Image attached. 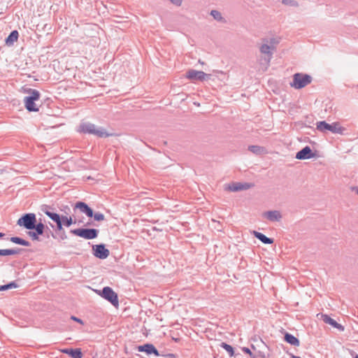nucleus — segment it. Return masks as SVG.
<instances>
[{"label": "nucleus", "mask_w": 358, "mask_h": 358, "mask_svg": "<svg viewBox=\"0 0 358 358\" xmlns=\"http://www.w3.org/2000/svg\"><path fill=\"white\" fill-rule=\"evenodd\" d=\"M76 131L83 134H92L98 138H107L115 136V134L108 132L103 127H97L90 122H82L76 128Z\"/></svg>", "instance_id": "nucleus-1"}, {"label": "nucleus", "mask_w": 358, "mask_h": 358, "mask_svg": "<svg viewBox=\"0 0 358 358\" xmlns=\"http://www.w3.org/2000/svg\"><path fill=\"white\" fill-rule=\"evenodd\" d=\"M26 92L29 95L24 99V107L29 112H38L39 108L36 106L35 101L40 99V92L35 89L29 88Z\"/></svg>", "instance_id": "nucleus-2"}, {"label": "nucleus", "mask_w": 358, "mask_h": 358, "mask_svg": "<svg viewBox=\"0 0 358 358\" xmlns=\"http://www.w3.org/2000/svg\"><path fill=\"white\" fill-rule=\"evenodd\" d=\"M316 128L321 132L329 131L332 134L341 135H343L346 131V129L342 127L338 122H334L332 124H329L324 120L317 122Z\"/></svg>", "instance_id": "nucleus-3"}, {"label": "nucleus", "mask_w": 358, "mask_h": 358, "mask_svg": "<svg viewBox=\"0 0 358 358\" xmlns=\"http://www.w3.org/2000/svg\"><path fill=\"white\" fill-rule=\"evenodd\" d=\"M312 82V77L306 73H296L293 76L292 82L290 85L296 90L305 87Z\"/></svg>", "instance_id": "nucleus-4"}, {"label": "nucleus", "mask_w": 358, "mask_h": 358, "mask_svg": "<svg viewBox=\"0 0 358 358\" xmlns=\"http://www.w3.org/2000/svg\"><path fill=\"white\" fill-rule=\"evenodd\" d=\"M70 232L77 236L87 240L96 238L99 235V230L94 228H78L71 229Z\"/></svg>", "instance_id": "nucleus-5"}, {"label": "nucleus", "mask_w": 358, "mask_h": 358, "mask_svg": "<svg viewBox=\"0 0 358 358\" xmlns=\"http://www.w3.org/2000/svg\"><path fill=\"white\" fill-rule=\"evenodd\" d=\"M37 219L35 213H27L23 214L17 221V225L27 230H31V227L36 223Z\"/></svg>", "instance_id": "nucleus-6"}, {"label": "nucleus", "mask_w": 358, "mask_h": 358, "mask_svg": "<svg viewBox=\"0 0 358 358\" xmlns=\"http://www.w3.org/2000/svg\"><path fill=\"white\" fill-rule=\"evenodd\" d=\"M101 297L110 302L115 307L119 306L117 294L110 287L106 286L102 289Z\"/></svg>", "instance_id": "nucleus-7"}, {"label": "nucleus", "mask_w": 358, "mask_h": 358, "mask_svg": "<svg viewBox=\"0 0 358 358\" xmlns=\"http://www.w3.org/2000/svg\"><path fill=\"white\" fill-rule=\"evenodd\" d=\"M40 210L55 222V224L60 222L62 215L55 212V208L53 206L43 204L40 206Z\"/></svg>", "instance_id": "nucleus-8"}, {"label": "nucleus", "mask_w": 358, "mask_h": 358, "mask_svg": "<svg viewBox=\"0 0 358 358\" xmlns=\"http://www.w3.org/2000/svg\"><path fill=\"white\" fill-rule=\"evenodd\" d=\"M272 48L273 47L268 45L267 43H263L259 48L260 52L265 55L264 58L262 59L261 64H265L266 68L269 66L273 57V52L271 51Z\"/></svg>", "instance_id": "nucleus-9"}, {"label": "nucleus", "mask_w": 358, "mask_h": 358, "mask_svg": "<svg viewBox=\"0 0 358 358\" xmlns=\"http://www.w3.org/2000/svg\"><path fill=\"white\" fill-rule=\"evenodd\" d=\"M92 251L93 255L100 259H105L110 255L109 250L107 249L106 245L103 243L94 245L92 246Z\"/></svg>", "instance_id": "nucleus-10"}, {"label": "nucleus", "mask_w": 358, "mask_h": 358, "mask_svg": "<svg viewBox=\"0 0 358 358\" xmlns=\"http://www.w3.org/2000/svg\"><path fill=\"white\" fill-rule=\"evenodd\" d=\"M186 77H187V78H188L191 80L203 81L206 79H209L210 77V75L207 74L201 71L190 69L187 72Z\"/></svg>", "instance_id": "nucleus-11"}, {"label": "nucleus", "mask_w": 358, "mask_h": 358, "mask_svg": "<svg viewBox=\"0 0 358 358\" xmlns=\"http://www.w3.org/2000/svg\"><path fill=\"white\" fill-rule=\"evenodd\" d=\"M50 226L52 229H55V234L50 231L51 236L53 238H57L59 241H64L67 238V236L61 222L57 223L55 227L52 224H50Z\"/></svg>", "instance_id": "nucleus-12"}, {"label": "nucleus", "mask_w": 358, "mask_h": 358, "mask_svg": "<svg viewBox=\"0 0 358 358\" xmlns=\"http://www.w3.org/2000/svg\"><path fill=\"white\" fill-rule=\"evenodd\" d=\"M316 156V154L313 152L312 149L306 145L296 154V159H309Z\"/></svg>", "instance_id": "nucleus-13"}, {"label": "nucleus", "mask_w": 358, "mask_h": 358, "mask_svg": "<svg viewBox=\"0 0 358 358\" xmlns=\"http://www.w3.org/2000/svg\"><path fill=\"white\" fill-rule=\"evenodd\" d=\"M137 350L140 352H145L147 355H155V356H159V351L155 347L154 345L151 343H145L142 345H138L137 347Z\"/></svg>", "instance_id": "nucleus-14"}, {"label": "nucleus", "mask_w": 358, "mask_h": 358, "mask_svg": "<svg viewBox=\"0 0 358 358\" xmlns=\"http://www.w3.org/2000/svg\"><path fill=\"white\" fill-rule=\"evenodd\" d=\"M74 209H78L81 213L85 214L88 217H92L93 216V209L83 201L76 202Z\"/></svg>", "instance_id": "nucleus-15"}, {"label": "nucleus", "mask_w": 358, "mask_h": 358, "mask_svg": "<svg viewBox=\"0 0 358 358\" xmlns=\"http://www.w3.org/2000/svg\"><path fill=\"white\" fill-rule=\"evenodd\" d=\"M253 186V184L245 182H233L231 185H229L228 187V189L231 192H238L241 190L248 189L251 187Z\"/></svg>", "instance_id": "nucleus-16"}, {"label": "nucleus", "mask_w": 358, "mask_h": 358, "mask_svg": "<svg viewBox=\"0 0 358 358\" xmlns=\"http://www.w3.org/2000/svg\"><path fill=\"white\" fill-rule=\"evenodd\" d=\"M322 320L324 321V322L331 325L332 327H334L335 329H337L339 331H344L345 327L342 324L338 323L335 320L331 318L328 315H326V314L322 315Z\"/></svg>", "instance_id": "nucleus-17"}, {"label": "nucleus", "mask_w": 358, "mask_h": 358, "mask_svg": "<svg viewBox=\"0 0 358 358\" xmlns=\"http://www.w3.org/2000/svg\"><path fill=\"white\" fill-rule=\"evenodd\" d=\"M263 216L271 222H279L282 219V215L279 210H268L263 213Z\"/></svg>", "instance_id": "nucleus-18"}, {"label": "nucleus", "mask_w": 358, "mask_h": 358, "mask_svg": "<svg viewBox=\"0 0 358 358\" xmlns=\"http://www.w3.org/2000/svg\"><path fill=\"white\" fill-rule=\"evenodd\" d=\"M62 352L71 358H82L83 352L80 348H66Z\"/></svg>", "instance_id": "nucleus-19"}, {"label": "nucleus", "mask_w": 358, "mask_h": 358, "mask_svg": "<svg viewBox=\"0 0 358 358\" xmlns=\"http://www.w3.org/2000/svg\"><path fill=\"white\" fill-rule=\"evenodd\" d=\"M24 251V249L20 248H10V249H0V256H10L22 253Z\"/></svg>", "instance_id": "nucleus-20"}, {"label": "nucleus", "mask_w": 358, "mask_h": 358, "mask_svg": "<svg viewBox=\"0 0 358 358\" xmlns=\"http://www.w3.org/2000/svg\"><path fill=\"white\" fill-rule=\"evenodd\" d=\"M253 235L256 238L259 240L264 244L270 245L274 242L273 238L267 237L266 235L261 232L253 231Z\"/></svg>", "instance_id": "nucleus-21"}, {"label": "nucleus", "mask_w": 358, "mask_h": 358, "mask_svg": "<svg viewBox=\"0 0 358 358\" xmlns=\"http://www.w3.org/2000/svg\"><path fill=\"white\" fill-rule=\"evenodd\" d=\"M284 341L294 346H299L300 344L299 340L296 336L288 332H285L284 335Z\"/></svg>", "instance_id": "nucleus-22"}, {"label": "nucleus", "mask_w": 358, "mask_h": 358, "mask_svg": "<svg viewBox=\"0 0 358 358\" xmlns=\"http://www.w3.org/2000/svg\"><path fill=\"white\" fill-rule=\"evenodd\" d=\"M45 228L48 229V227L43 224L41 218H40L38 221L36 220V223L34 224V227H31V230H34L39 234L43 235Z\"/></svg>", "instance_id": "nucleus-23"}, {"label": "nucleus", "mask_w": 358, "mask_h": 358, "mask_svg": "<svg viewBox=\"0 0 358 358\" xmlns=\"http://www.w3.org/2000/svg\"><path fill=\"white\" fill-rule=\"evenodd\" d=\"M19 37V33L17 30L12 31L8 37L6 38L5 42L7 45H12L17 41Z\"/></svg>", "instance_id": "nucleus-24"}, {"label": "nucleus", "mask_w": 358, "mask_h": 358, "mask_svg": "<svg viewBox=\"0 0 358 358\" xmlns=\"http://www.w3.org/2000/svg\"><path fill=\"white\" fill-rule=\"evenodd\" d=\"M10 241L23 246H30L31 243L29 241L23 239L22 238L18 237V236H12L9 238Z\"/></svg>", "instance_id": "nucleus-25"}, {"label": "nucleus", "mask_w": 358, "mask_h": 358, "mask_svg": "<svg viewBox=\"0 0 358 358\" xmlns=\"http://www.w3.org/2000/svg\"><path fill=\"white\" fill-rule=\"evenodd\" d=\"M60 222H61V223H62V225H64L66 227H69L73 224L76 223V220H73L72 218V217H71V216L67 217L66 215H62Z\"/></svg>", "instance_id": "nucleus-26"}, {"label": "nucleus", "mask_w": 358, "mask_h": 358, "mask_svg": "<svg viewBox=\"0 0 358 358\" xmlns=\"http://www.w3.org/2000/svg\"><path fill=\"white\" fill-rule=\"evenodd\" d=\"M210 15L217 22H225V19L222 16V14L220 11L216 10H213L210 11Z\"/></svg>", "instance_id": "nucleus-27"}, {"label": "nucleus", "mask_w": 358, "mask_h": 358, "mask_svg": "<svg viewBox=\"0 0 358 358\" xmlns=\"http://www.w3.org/2000/svg\"><path fill=\"white\" fill-rule=\"evenodd\" d=\"M248 150L256 155H261L263 153L264 148L259 145H249Z\"/></svg>", "instance_id": "nucleus-28"}, {"label": "nucleus", "mask_w": 358, "mask_h": 358, "mask_svg": "<svg viewBox=\"0 0 358 358\" xmlns=\"http://www.w3.org/2000/svg\"><path fill=\"white\" fill-rule=\"evenodd\" d=\"M251 348L252 349V358H266V355L264 352L257 350L253 345H251Z\"/></svg>", "instance_id": "nucleus-29"}, {"label": "nucleus", "mask_w": 358, "mask_h": 358, "mask_svg": "<svg viewBox=\"0 0 358 358\" xmlns=\"http://www.w3.org/2000/svg\"><path fill=\"white\" fill-rule=\"evenodd\" d=\"M18 285L15 282L12 281L6 285H0V292L6 291L13 288H17Z\"/></svg>", "instance_id": "nucleus-30"}, {"label": "nucleus", "mask_w": 358, "mask_h": 358, "mask_svg": "<svg viewBox=\"0 0 358 358\" xmlns=\"http://www.w3.org/2000/svg\"><path fill=\"white\" fill-rule=\"evenodd\" d=\"M220 346L227 352L230 357H233L234 355V348L231 345L222 342L220 344Z\"/></svg>", "instance_id": "nucleus-31"}, {"label": "nucleus", "mask_w": 358, "mask_h": 358, "mask_svg": "<svg viewBox=\"0 0 358 358\" xmlns=\"http://www.w3.org/2000/svg\"><path fill=\"white\" fill-rule=\"evenodd\" d=\"M29 236L31 238L33 241H38L39 236H41L38 232L34 230H29L28 232Z\"/></svg>", "instance_id": "nucleus-32"}, {"label": "nucleus", "mask_w": 358, "mask_h": 358, "mask_svg": "<svg viewBox=\"0 0 358 358\" xmlns=\"http://www.w3.org/2000/svg\"><path fill=\"white\" fill-rule=\"evenodd\" d=\"M92 217H94V220L97 222L103 221L105 219L104 215L99 212L95 213H93Z\"/></svg>", "instance_id": "nucleus-33"}, {"label": "nucleus", "mask_w": 358, "mask_h": 358, "mask_svg": "<svg viewBox=\"0 0 358 358\" xmlns=\"http://www.w3.org/2000/svg\"><path fill=\"white\" fill-rule=\"evenodd\" d=\"M282 3L285 5L296 6L298 3L294 0H282Z\"/></svg>", "instance_id": "nucleus-34"}, {"label": "nucleus", "mask_w": 358, "mask_h": 358, "mask_svg": "<svg viewBox=\"0 0 358 358\" xmlns=\"http://www.w3.org/2000/svg\"><path fill=\"white\" fill-rule=\"evenodd\" d=\"M242 350H243V352H245V354L249 355L250 357L251 358H252V351L250 348L244 347V348H242Z\"/></svg>", "instance_id": "nucleus-35"}, {"label": "nucleus", "mask_w": 358, "mask_h": 358, "mask_svg": "<svg viewBox=\"0 0 358 358\" xmlns=\"http://www.w3.org/2000/svg\"><path fill=\"white\" fill-rule=\"evenodd\" d=\"M71 319L72 320H73V321H75V322H78V323H80V324H83V321L81 319H80V318H78V317H76V316H74V315H71Z\"/></svg>", "instance_id": "nucleus-36"}, {"label": "nucleus", "mask_w": 358, "mask_h": 358, "mask_svg": "<svg viewBox=\"0 0 358 358\" xmlns=\"http://www.w3.org/2000/svg\"><path fill=\"white\" fill-rule=\"evenodd\" d=\"M173 5L180 6L182 4V0H169Z\"/></svg>", "instance_id": "nucleus-37"}, {"label": "nucleus", "mask_w": 358, "mask_h": 358, "mask_svg": "<svg viewBox=\"0 0 358 358\" xmlns=\"http://www.w3.org/2000/svg\"><path fill=\"white\" fill-rule=\"evenodd\" d=\"M166 358H176V355L173 353H168L166 355H163Z\"/></svg>", "instance_id": "nucleus-38"}, {"label": "nucleus", "mask_w": 358, "mask_h": 358, "mask_svg": "<svg viewBox=\"0 0 358 358\" xmlns=\"http://www.w3.org/2000/svg\"><path fill=\"white\" fill-rule=\"evenodd\" d=\"M94 292L100 296H101L102 289H95Z\"/></svg>", "instance_id": "nucleus-39"}, {"label": "nucleus", "mask_w": 358, "mask_h": 358, "mask_svg": "<svg viewBox=\"0 0 358 358\" xmlns=\"http://www.w3.org/2000/svg\"><path fill=\"white\" fill-rule=\"evenodd\" d=\"M290 358H301V357L294 355H292V354H290Z\"/></svg>", "instance_id": "nucleus-40"}, {"label": "nucleus", "mask_w": 358, "mask_h": 358, "mask_svg": "<svg viewBox=\"0 0 358 358\" xmlns=\"http://www.w3.org/2000/svg\"><path fill=\"white\" fill-rule=\"evenodd\" d=\"M5 236L6 234L4 233L0 232V239L3 238Z\"/></svg>", "instance_id": "nucleus-41"}, {"label": "nucleus", "mask_w": 358, "mask_h": 358, "mask_svg": "<svg viewBox=\"0 0 358 358\" xmlns=\"http://www.w3.org/2000/svg\"><path fill=\"white\" fill-rule=\"evenodd\" d=\"M212 222H217L218 224H220V222L218 221H216L215 220H212Z\"/></svg>", "instance_id": "nucleus-42"}, {"label": "nucleus", "mask_w": 358, "mask_h": 358, "mask_svg": "<svg viewBox=\"0 0 358 358\" xmlns=\"http://www.w3.org/2000/svg\"><path fill=\"white\" fill-rule=\"evenodd\" d=\"M65 208L68 210V211H70V208H69L68 206H66Z\"/></svg>", "instance_id": "nucleus-43"}, {"label": "nucleus", "mask_w": 358, "mask_h": 358, "mask_svg": "<svg viewBox=\"0 0 358 358\" xmlns=\"http://www.w3.org/2000/svg\"><path fill=\"white\" fill-rule=\"evenodd\" d=\"M354 358H358V355H355V356L354 357Z\"/></svg>", "instance_id": "nucleus-44"}, {"label": "nucleus", "mask_w": 358, "mask_h": 358, "mask_svg": "<svg viewBox=\"0 0 358 358\" xmlns=\"http://www.w3.org/2000/svg\"><path fill=\"white\" fill-rule=\"evenodd\" d=\"M64 212H65V213H66V214L68 213H67V211H66V209H64Z\"/></svg>", "instance_id": "nucleus-45"}, {"label": "nucleus", "mask_w": 358, "mask_h": 358, "mask_svg": "<svg viewBox=\"0 0 358 358\" xmlns=\"http://www.w3.org/2000/svg\"><path fill=\"white\" fill-rule=\"evenodd\" d=\"M64 212H65V213H66V214L68 213H67V211H66V209H64Z\"/></svg>", "instance_id": "nucleus-46"}, {"label": "nucleus", "mask_w": 358, "mask_h": 358, "mask_svg": "<svg viewBox=\"0 0 358 358\" xmlns=\"http://www.w3.org/2000/svg\"><path fill=\"white\" fill-rule=\"evenodd\" d=\"M357 193H358V189H357Z\"/></svg>", "instance_id": "nucleus-47"}]
</instances>
